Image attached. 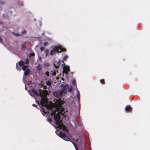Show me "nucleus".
Wrapping results in <instances>:
<instances>
[{"label": "nucleus", "instance_id": "nucleus-15", "mask_svg": "<svg viewBox=\"0 0 150 150\" xmlns=\"http://www.w3.org/2000/svg\"><path fill=\"white\" fill-rule=\"evenodd\" d=\"M35 56V54L33 52L31 54H30L29 55L30 57H31L32 56Z\"/></svg>", "mask_w": 150, "mask_h": 150}, {"label": "nucleus", "instance_id": "nucleus-9", "mask_svg": "<svg viewBox=\"0 0 150 150\" xmlns=\"http://www.w3.org/2000/svg\"><path fill=\"white\" fill-rule=\"evenodd\" d=\"M29 69H27L26 71L24 72V75L27 76L28 74L29 73Z\"/></svg>", "mask_w": 150, "mask_h": 150}, {"label": "nucleus", "instance_id": "nucleus-22", "mask_svg": "<svg viewBox=\"0 0 150 150\" xmlns=\"http://www.w3.org/2000/svg\"><path fill=\"white\" fill-rule=\"evenodd\" d=\"M46 75L47 76H49V72H47L46 73Z\"/></svg>", "mask_w": 150, "mask_h": 150}, {"label": "nucleus", "instance_id": "nucleus-34", "mask_svg": "<svg viewBox=\"0 0 150 150\" xmlns=\"http://www.w3.org/2000/svg\"><path fill=\"white\" fill-rule=\"evenodd\" d=\"M78 140L77 139L76 140V141L77 142Z\"/></svg>", "mask_w": 150, "mask_h": 150}, {"label": "nucleus", "instance_id": "nucleus-32", "mask_svg": "<svg viewBox=\"0 0 150 150\" xmlns=\"http://www.w3.org/2000/svg\"><path fill=\"white\" fill-rule=\"evenodd\" d=\"M25 89H26V90H27V89H26L27 88H26V87H25Z\"/></svg>", "mask_w": 150, "mask_h": 150}, {"label": "nucleus", "instance_id": "nucleus-11", "mask_svg": "<svg viewBox=\"0 0 150 150\" xmlns=\"http://www.w3.org/2000/svg\"><path fill=\"white\" fill-rule=\"evenodd\" d=\"M130 110H131V108H130V106H127L126 107V108L125 110H126V111H130Z\"/></svg>", "mask_w": 150, "mask_h": 150}, {"label": "nucleus", "instance_id": "nucleus-27", "mask_svg": "<svg viewBox=\"0 0 150 150\" xmlns=\"http://www.w3.org/2000/svg\"><path fill=\"white\" fill-rule=\"evenodd\" d=\"M47 42H45L44 44V45L45 46L46 45H47Z\"/></svg>", "mask_w": 150, "mask_h": 150}, {"label": "nucleus", "instance_id": "nucleus-18", "mask_svg": "<svg viewBox=\"0 0 150 150\" xmlns=\"http://www.w3.org/2000/svg\"><path fill=\"white\" fill-rule=\"evenodd\" d=\"M72 143L73 144V145H74V146H75V148L76 149V150H78V148L76 146V145H75V144L73 142Z\"/></svg>", "mask_w": 150, "mask_h": 150}, {"label": "nucleus", "instance_id": "nucleus-21", "mask_svg": "<svg viewBox=\"0 0 150 150\" xmlns=\"http://www.w3.org/2000/svg\"><path fill=\"white\" fill-rule=\"evenodd\" d=\"M72 83L73 85H75L76 83H75V80H74L72 81Z\"/></svg>", "mask_w": 150, "mask_h": 150}, {"label": "nucleus", "instance_id": "nucleus-10", "mask_svg": "<svg viewBox=\"0 0 150 150\" xmlns=\"http://www.w3.org/2000/svg\"><path fill=\"white\" fill-rule=\"evenodd\" d=\"M24 64V62L22 61H20L19 62V65L20 66H22Z\"/></svg>", "mask_w": 150, "mask_h": 150}, {"label": "nucleus", "instance_id": "nucleus-23", "mask_svg": "<svg viewBox=\"0 0 150 150\" xmlns=\"http://www.w3.org/2000/svg\"><path fill=\"white\" fill-rule=\"evenodd\" d=\"M49 64L48 63H45V64H44V65L45 66H46V67H47L49 66Z\"/></svg>", "mask_w": 150, "mask_h": 150}, {"label": "nucleus", "instance_id": "nucleus-4", "mask_svg": "<svg viewBox=\"0 0 150 150\" xmlns=\"http://www.w3.org/2000/svg\"><path fill=\"white\" fill-rule=\"evenodd\" d=\"M56 133L57 135L60 137L62 138L64 140L66 141H69L70 140L69 137L65 135L63 132H61L59 130H56Z\"/></svg>", "mask_w": 150, "mask_h": 150}, {"label": "nucleus", "instance_id": "nucleus-6", "mask_svg": "<svg viewBox=\"0 0 150 150\" xmlns=\"http://www.w3.org/2000/svg\"><path fill=\"white\" fill-rule=\"evenodd\" d=\"M60 64V63H59V61L58 62L56 61L54 63V65L55 67L57 69L59 66Z\"/></svg>", "mask_w": 150, "mask_h": 150}, {"label": "nucleus", "instance_id": "nucleus-26", "mask_svg": "<svg viewBox=\"0 0 150 150\" xmlns=\"http://www.w3.org/2000/svg\"><path fill=\"white\" fill-rule=\"evenodd\" d=\"M13 34L14 35H15V36H18L19 35V34H18V33H17V34H14V33H13Z\"/></svg>", "mask_w": 150, "mask_h": 150}, {"label": "nucleus", "instance_id": "nucleus-33", "mask_svg": "<svg viewBox=\"0 0 150 150\" xmlns=\"http://www.w3.org/2000/svg\"><path fill=\"white\" fill-rule=\"evenodd\" d=\"M36 101L37 102H38L37 101V100H36Z\"/></svg>", "mask_w": 150, "mask_h": 150}, {"label": "nucleus", "instance_id": "nucleus-17", "mask_svg": "<svg viewBox=\"0 0 150 150\" xmlns=\"http://www.w3.org/2000/svg\"><path fill=\"white\" fill-rule=\"evenodd\" d=\"M68 56H67V55H65L64 57V60H65L67 59L68 58Z\"/></svg>", "mask_w": 150, "mask_h": 150}, {"label": "nucleus", "instance_id": "nucleus-20", "mask_svg": "<svg viewBox=\"0 0 150 150\" xmlns=\"http://www.w3.org/2000/svg\"><path fill=\"white\" fill-rule=\"evenodd\" d=\"M48 50H46L45 51V52L46 54V55H48Z\"/></svg>", "mask_w": 150, "mask_h": 150}, {"label": "nucleus", "instance_id": "nucleus-2", "mask_svg": "<svg viewBox=\"0 0 150 150\" xmlns=\"http://www.w3.org/2000/svg\"><path fill=\"white\" fill-rule=\"evenodd\" d=\"M60 86L62 87L63 88L62 91H60L59 92L56 91H54L53 93L54 95L58 98H60L64 93H67V89L68 87V84H61Z\"/></svg>", "mask_w": 150, "mask_h": 150}, {"label": "nucleus", "instance_id": "nucleus-28", "mask_svg": "<svg viewBox=\"0 0 150 150\" xmlns=\"http://www.w3.org/2000/svg\"><path fill=\"white\" fill-rule=\"evenodd\" d=\"M32 105L35 107H36L37 106V105L35 104H33Z\"/></svg>", "mask_w": 150, "mask_h": 150}, {"label": "nucleus", "instance_id": "nucleus-24", "mask_svg": "<svg viewBox=\"0 0 150 150\" xmlns=\"http://www.w3.org/2000/svg\"><path fill=\"white\" fill-rule=\"evenodd\" d=\"M23 82H24L25 84V83H26V82H25V77H23Z\"/></svg>", "mask_w": 150, "mask_h": 150}, {"label": "nucleus", "instance_id": "nucleus-31", "mask_svg": "<svg viewBox=\"0 0 150 150\" xmlns=\"http://www.w3.org/2000/svg\"><path fill=\"white\" fill-rule=\"evenodd\" d=\"M23 47H24V46L25 47V45L24 44L23 45Z\"/></svg>", "mask_w": 150, "mask_h": 150}, {"label": "nucleus", "instance_id": "nucleus-7", "mask_svg": "<svg viewBox=\"0 0 150 150\" xmlns=\"http://www.w3.org/2000/svg\"><path fill=\"white\" fill-rule=\"evenodd\" d=\"M77 98L78 99V100L79 101V105H80V94L79 91L77 89Z\"/></svg>", "mask_w": 150, "mask_h": 150}, {"label": "nucleus", "instance_id": "nucleus-30", "mask_svg": "<svg viewBox=\"0 0 150 150\" xmlns=\"http://www.w3.org/2000/svg\"><path fill=\"white\" fill-rule=\"evenodd\" d=\"M2 39L1 38V37H0V42H2Z\"/></svg>", "mask_w": 150, "mask_h": 150}, {"label": "nucleus", "instance_id": "nucleus-14", "mask_svg": "<svg viewBox=\"0 0 150 150\" xmlns=\"http://www.w3.org/2000/svg\"><path fill=\"white\" fill-rule=\"evenodd\" d=\"M46 84L48 86H50L51 85V83L50 81H48L46 82Z\"/></svg>", "mask_w": 150, "mask_h": 150}, {"label": "nucleus", "instance_id": "nucleus-8", "mask_svg": "<svg viewBox=\"0 0 150 150\" xmlns=\"http://www.w3.org/2000/svg\"><path fill=\"white\" fill-rule=\"evenodd\" d=\"M36 68H37V70L38 71L41 70L42 69V66L40 64H39L38 67H37Z\"/></svg>", "mask_w": 150, "mask_h": 150}, {"label": "nucleus", "instance_id": "nucleus-3", "mask_svg": "<svg viewBox=\"0 0 150 150\" xmlns=\"http://www.w3.org/2000/svg\"><path fill=\"white\" fill-rule=\"evenodd\" d=\"M65 49L62 47L60 45H58L54 47L53 50L50 52V54L51 55H55L56 53H59L62 52H65Z\"/></svg>", "mask_w": 150, "mask_h": 150}, {"label": "nucleus", "instance_id": "nucleus-25", "mask_svg": "<svg viewBox=\"0 0 150 150\" xmlns=\"http://www.w3.org/2000/svg\"><path fill=\"white\" fill-rule=\"evenodd\" d=\"M52 75L53 76H55L56 74V72L55 71L52 74Z\"/></svg>", "mask_w": 150, "mask_h": 150}, {"label": "nucleus", "instance_id": "nucleus-16", "mask_svg": "<svg viewBox=\"0 0 150 150\" xmlns=\"http://www.w3.org/2000/svg\"><path fill=\"white\" fill-rule=\"evenodd\" d=\"M100 82L103 84H104L105 83L104 80L103 79H101L100 80Z\"/></svg>", "mask_w": 150, "mask_h": 150}, {"label": "nucleus", "instance_id": "nucleus-29", "mask_svg": "<svg viewBox=\"0 0 150 150\" xmlns=\"http://www.w3.org/2000/svg\"><path fill=\"white\" fill-rule=\"evenodd\" d=\"M26 33V31L25 30H24L23 31V34H25Z\"/></svg>", "mask_w": 150, "mask_h": 150}, {"label": "nucleus", "instance_id": "nucleus-19", "mask_svg": "<svg viewBox=\"0 0 150 150\" xmlns=\"http://www.w3.org/2000/svg\"><path fill=\"white\" fill-rule=\"evenodd\" d=\"M28 62H29L28 59H26V60H25V63L26 64H28Z\"/></svg>", "mask_w": 150, "mask_h": 150}, {"label": "nucleus", "instance_id": "nucleus-5", "mask_svg": "<svg viewBox=\"0 0 150 150\" xmlns=\"http://www.w3.org/2000/svg\"><path fill=\"white\" fill-rule=\"evenodd\" d=\"M62 67L63 68V74H64V73H65L66 75H67L68 72L70 71L69 67L64 64Z\"/></svg>", "mask_w": 150, "mask_h": 150}, {"label": "nucleus", "instance_id": "nucleus-12", "mask_svg": "<svg viewBox=\"0 0 150 150\" xmlns=\"http://www.w3.org/2000/svg\"><path fill=\"white\" fill-rule=\"evenodd\" d=\"M28 66L27 65L26 66H23L22 67V69L23 71H25L26 69L28 68Z\"/></svg>", "mask_w": 150, "mask_h": 150}, {"label": "nucleus", "instance_id": "nucleus-13", "mask_svg": "<svg viewBox=\"0 0 150 150\" xmlns=\"http://www.w3.org/2000/svg\"><path fill=\"white\" fill-rule=\"evenodd\" d=\"M72 88L71 86H70L68 89V91L69 92H71L72 90Z\"/></svg>", "mask_w": 150, "mask_h": 150}, {"label": "nucleus", "instance_id": "nucleus-1", "mask_svg": "<svg viewBox=\"0 0 150 150\" xmlns=\"http://www.w3.org/2000/svg\"><path fill=\"white\" fill-rule=\"evenodd\" d=\"M29 94L32 96L31 92L37 96H40L41 98L40 103L42 107L44 108H41V111L44 116L47 113H49L50 112L51 115L53 116L54 115V119L56 122V124L57 127L60 129L63 130H66V128L64 126L62 122V120L61 119L60 115L64 116V113L63 111L64 109L62 106V105L63 104V101L61 100H57L54 105V107L55 108L53 111L52 109V106L51 104V103H49L48 100L46 96H43L40 91L39 93L38 92L34 89H31L29 91Z\"/></svg>", "mask_w": 150, "mask_h": 150}]
</instances>
